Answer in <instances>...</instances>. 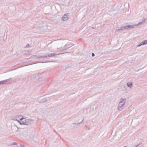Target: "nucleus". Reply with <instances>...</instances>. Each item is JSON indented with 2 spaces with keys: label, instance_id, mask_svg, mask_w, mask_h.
<instances>
[{
  "label": "nucleus",
  "instance_id": "f257e3e1",
  "mask_svg": "<svg viewBox=\"0 0 147 147\" xmlns=\"http://www.w3.org/2000/svg\"><path fill=\"white\" fill-rule=\"evenodd\" d=\"M23 121L21 122V123L22 124L26 125H30L33 123V120L27 119V118L22 119Z\"/></svg>",
  "mask_w": 147,
  "mask_h": 147
},
{
  "label": "nucleus",
  "instance_id": "f03ea898",
  "mask_svg": "<svg viewBox=\"0 0 147 147\" xmlns=\"http://www.w3.org/2000/svg\"><path fill=\"white\" fill-rule=\"evenodd\" d=\"M23 119H25V118H23L22 117L21 115H19L18 117H16L15 119H14V120L16 121L18 123H20V125H22L21 123V122L23 121Z\"/></svg>",
  "mask_w": 147,
  "mask_h": 147
},
{
  "label": "nucleus",
  "instance_id": "7ed1b4c3",
  "mask_svg": "<svg viewBox=\"0 0 147 147\" xmlns=\"http://www.w3.org/2000/svg\"><path fill=\"white\" fill-rule=\"evenodd\" d=\"M134 26L132 25H129L125 26H121L120 27V29L121 30H127L129 28H134Z\"/></svg>",
  "mask_w": 147,
  "mask_h": 147
},
{
  "label": "nucleus",
  "instance_id": "20e7f679",
  "mask_svg": "<svg viewBox=\"0 0 147 147\" xmlns=\"http://www.w3.org/2000/svg\"><path fill=\"white\" fill-rule=\"evenodd\" d=\"M47 100L46 98L44 96L40 97L39 99V101L41 103L45 102Z\"/></svg>",
  "mask_w": 147,
  "mask_h": 147
},
{
  "label": "nucleus",
  "instance_id": "39448f33",
  "mask_svg": "<svg viewBox=\"0 0 147 147\" xmlns=\"http://www.w3.org/2000/svg\"><path fill=\"white\" fill-rule=\"evenodd\" d=\"M69 18V15L68 13L64 14L62 18V19L63 21L67 20Z\"/></svg>",
  "mask_w": 147,
  "mask_h": 147
},
{
  "label": "nucleus",
  "instance_id": "423d86ee",
  "mask_svg": "<svg viewBox=\"0 0 147 147\" xmlns=\"http://www.w3.org/2000/svg\"><path fill=\"white\" fill-rule=\"evenodd\" d=\"M126 101V98H121L120 99L119 101L118 104L122 105L124 106Z\"/></svg>",
  "mask_w": 147,
  "mask_h": 147
},
{
  "label": "nucleus",
  "instance_id": "0eeeda50",
  "mask_svg": "<svg viewBox=\"0 0 147 147\" xmlns=\"http://www.w3.org/2000/svg\"><path fill=\"white\" fill-rule=\"evenodd\" d=\"M11 129L13 133H16L17 132L18 128V127L16 125L12 126L11 127Z\"/></svg>",
  "mask_w": 147,
  "mask_h": 147
},
{
  "label": "nucleus",
  "instance_id": "6e6552de",
  "mask_svg": "<svg viewBox=\"0 0 147 147\" xmlns=\"http://www.w3.org/2000/svg\"><path fill=\"white\" fill-rule=\"evenodd\" d=\"M124 107V105L118 104L117 109L119 111H121L123 109Z\"/></svg>",
  "mask_w": 147,
  "mask_h": 147
},
{
  "label": "nucleus",
  "instance_id": "1a4fd4ad",
  "mask_svg": "<svg viewBox=\"0 0 147 147\" xmlns=\"http://www.w3.org/2000/svg\"><path fill=\"white\" fill-rule=\"evenodd\" d=\"M146 44H147V40H144L141 42L140 44L137 46V47H140L142 45H144Z\"/></svg>",
  "mask_w": 147,
  "mask_h": 147
},
{
  "label": "nucleus",
  "instance_id": "9d476101",
  "mask_svg": "<svg viewBox=\"0 0 147 147\" xmlns=\"http://www.w3.org/2000/svg\"><path fill=\"white\" fill-rule=\"evenodd\" d=\"M127 86L130 88L133 87V83L132 82H128L127 83Z\"/></svg>",
  "mask_w": 147,
  "mask_h": 147
},
{
  "label": "nucleus",
  "instance_id": "9b49d317",
  "mask_svg": "<svg viewBox=\"0 0 147 147\" xmlns=\"http://www.w3.org/2000/svg\"><path fill=\"white\" fill-rule=\"evenodd\" d=\"M11 79V78H10L9 79H7L6 80H4L0 81V85L5 84V82L9 81Z\"/></svg>",
  "mask_w": 147,
  "mask_h": 147
},
{
  "label": "nucleus",
  "instance_id": "f8f14e48",
  "mask_svg": "<svg viewBox=\"0 0 147 147\" xmlns=\"http://www.w3.org/2000/svg\"><path fill=\"white\" fill-rule=\"evenodd\" d=\"M57 55V54L56 53H51L48 55V57H52L54 56Z\"/></svg>",
  "mask_w": 147,
  "mask_h": 147
},
{
  "label": "nucleus",
  "instance_id": "ddd939ff",
  "mask_svg": "<svg viewBox=\"0 0 147 147\" xmlns=\"http://www.w3.org/2000/svg\"><path fill=\"white\" fill-rule=\"evenodd\" d=\"M47 58L48 57L47 56H43L42 57H38V58Z\"/></svg>",
  "mask_w": 147,
  "mask_h": 147
},
{
  "label": "nucleus",
  "instance_id": "4468645a",
  "mask_svg": "<svg viewBox=\"0 0 147 147\" xmlns=\"http://www.w3.org/2000/svg\"><path fill=\"white\" fill-rule=\"evenodd\" d=\"M142 22H140L137 25H135L134 26H134H138V25H141L142 24Z\"/></svg>",
  "mask_w": 147,
  "mask_h": 147
},
{
  "label": "nucleus",
  "instance_id": "2eb2a0df",
  "mask_svg": "<svg viewBox=\"0 0 147 147\" xmlns=\"http://www.w3.org/2000/svg\"><path fill=\"white\" fill-rule=\"evenodd\" d=\"M34 77H35V78H36V79H37L38 78V76H32V78H33Z\"/></svg>",
  "mask_w": 147,
  "mask_h": 147
},
{
  "label": "nucleus",
  "instance_id": "dca6fc26",
  "mask_svg": "<svg viewBox=\"0 0 147 147\" xmlns=\"http://www.w3.org/2000/svg\"><path fill=\"white\" fill-rule=\"evenodd\" d=\"M17 143L16 142H13L12 144V145H17Z\"/></svg>",
  "mask_w": 147,
  "mask_h": 147
},
{
  "label": "nucleus",
  "instance_id": "f3484780",
  "mask_svg": "<svg viewBox=\"0 0 147 147\" xmlns=\"http://www.w3.org/2000/svg\"><path fill=\"white\" fill-rule=\"evenodd\" d=\"M116 30L117 31H119L120 30H121V29H120V28L117 29Z\"/></svg>",
  "mask_w": 147,
  "mask_h": 147
},
{
  "label": "nucleus",
  "instance_id": "a211bd4d",
  "mask_svg": "<svg viewBox=\"0 0 147 147\" xmlns=\"http://www.w3.org/2000/svg\"><path fill=\"white\" fill-rule=\"evenodd\" d=\"M92 57H94V55H95V54H94V53H92Z\"/></svg>",
  "mask_w": 147,
  "mask_h": 147
},
{
  "label": "nucleus",
  "instance_id": "6ab92c4d",
  "mask_svg": "<svg viewBox=\"0 0 147 147\" xmlns=\"http://www.w3.org/2000/svg\"><path fill=\"white\" fill-rule=\"evenodd\" d=\"M29 44H28L26 46V47H29Z\"/></svg>",
  "mask_w": 147,
  "mask_h": 147
},
{
  "label": "nucleus",
  "instance_id": "aec40b11",
  "mask_svg": "<svg viewBox=\"0 0 147 147\" xmlns=\"http://www.w3.org/2000/svg\"><path fill=\"white\" fill-rule=\"evenodd\" d=\"M21 147H24V146L22 145H20Z\"/></svg>",
  "mask_w": 147,
  "mask_h": 147
},
{
  "label": "nucleus",
  "instance_id": "412c9836",
  "mask_svg": "<svg viewBox=\"0 0 147 147\" xmlns=\"http://www.w3.org/2000/svg\"><path fill=\"white\" fill-rule=\"evenodd\" d=\"M83 119L82 120V121L81 122H80V123H78V124H80L82 122V121H83Z\"/></svg>",
  "mask_w": 147,
  "mask_h": 147
},
{
  "label": "nucleus",
  "instance_id": "4be33fe9",
  "mask_svg": "<svg viewBox=\"0 0 147 147\" xmlns=\"http://www.w3.org/2000/svg\"><path fill=\"white\" fill-rule=\"evenodd\" d=\"M139 145V144L137 145L136 147H138Z\"/></svg>",
  "mask_w": 147,
  "mask_h": 147
},
{
  "label": "nucleus",
  "instance_id": "5701e85b",
  "mask_svg": "<svg viewBox=\"0 0 147 147\" xmlns=\"http://www.w3.org/2000/svg\"><path fill=\"white\" fill-rule=\"evenodd\" d=\"M123 147H126V146H124Z\"/></svg>",
  "mask_w": 147,
  "mask_h": 147
}]
</instances>
